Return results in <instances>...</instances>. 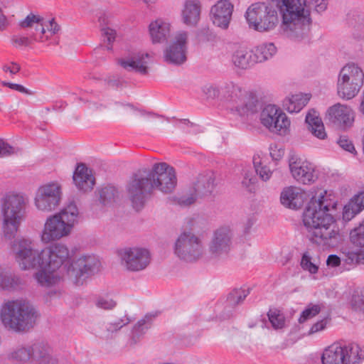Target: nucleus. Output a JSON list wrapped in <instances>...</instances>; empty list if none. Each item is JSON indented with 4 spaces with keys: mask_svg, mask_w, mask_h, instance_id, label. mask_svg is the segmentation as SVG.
I'll use <instances>...</instances> for the list:
<instances>
[{
    "mask_svg": "<svg viewBox=\"0 0 364 364\" xmlns=\"http://www.w3.org/2000/svg\"><path fill=\"white\" fill-rule=\"evenodd\" d=\"M188 33L176 32L164 50V59L168 64L181 65L187 60Z\"/></svg>",
    "mask_w": 364,
    "mask_h": 364,
    "instance_id": "nucleus-18",
    "label": "nucleus"
},
{
    "mask_svg": "<svg viewBox=\"0 0 364 364\" xmlns=\"http://www.w3.org/2000/svg\"><path fill=\"white\" fill-rule=\"evenodd\" d=\"M364 83V73L355 63H348L340 70L336 88L338 96L343 100H351L359 92Z\"/></svg>",
    "mask_w": 364,
    "mask_h": 364,
    "instance_id": "nucleus-7",
    "label": "nucleus"
},
{
    "mask_svg": "<svg viewBox=\"0 0 364 364\" xmlns=\"http://www.w3.org/2000/svg\"><path fill=\"white\" fill-rule=\"evenodd\" d=\"M16 262L22 270L40 267L42 269L41 251L36 250L30 239L17 238L11 245Z\"/></svg>",
    "mask_w": 364,
    "mask_h": 364,
    "instance_id": "nucleus-11",
    "label": "nucleus"
},
{
    "mask_svg": "<svg viewBox=\"0 0 364 364\" xmlns=\"http://www.w3.org/2000/svg\"><path fill=\"white\" fill-rule=\"evenodd\" d=\"M203 93L208 98H215L221 93V90H219L217 87L212 85H207L203 88Z\"/></svg>",
    "mask_w": 364,
    "mask_h": 364,
    "instance_id": "nucleus-57",
    "label": "nucleus"
},
{
    "mask_svg": "<svg viewBox=\"0 0 364 364\" xmlns=\"http://www.w3.org/2000/svg\"><path fill=\"white\" fill-rule=\"evenodd\" d=\"M360 211L357 206L354 205L353 203L350 200L343 209L342 218L346 222L351 220L355 215L360 213Z\"/></svg>",
    "mask_w": 364,
    "mask_h": 364,
    "instance_id": "nucleus-51",
    "label": "nucleus"
},
{
    "mask_svg": "<svg viewBox=\"0 0 364 364\" xmlns=\"http://www.w3.org/2000/svg\"><path fill=\"white\" fill-rule=\"evenodd\" d=\"M258 325L261 328L267 329V332L264 333L265 335L268 336H271V328L273 327V312L271 309L269 310L266 315L262 316V318L258 321Z\"/></svg>",
    "mask_w": 364,
    "mask_h": 364,
    "instance_id": "nucleus-50",
    "label": "nucleus"
},
{
    "mask_svg": "<svg viewBox=\"0 0 364 364\" xmlns=\"http://www.w3.org/2000/svg\"><path fill=\"white\" fill-rule=\"evenodd\" d=\"M286 325V318L278 311H274V329L283 328Z\"/></svg>",
    "mask_w": 364,
    "mask_h": 364,
    "instance_id": "nucleus-61",
    "label": "nucleus"
},
{
    "mask_svg": "<svg viewBox=\"0 0 364 364\" xmlns=\"http://www.w3.org/2000/svg\"><path fill=\"white\" fill-rule=\"evenodd\" d=\"M241 187L250 193H255L257 186V178L255 171L251 167H246L242 171Z\"/></svg>",
    "mask_w": 364,
    "mask_h": 364,
    "instance_id": "nucleus-38",
    "label": "nucleus"
},
{
    "mask_svg": "<svg viewBox=\"0 0 364 364\" xmlns=\"http://www.w3.org/2000/svg\"><path fill=\"white\" fill-rule=\"evenodd\" d=\"M55 215L60 216L61 220L73 230L74 225L77 223L79 211L76 204L74 202H70Z\"/></svg>",
    "mask_w": 364,
    "mask_h": 364,
    "instance_id": "nucleus-37",
    "label": "nucleus"
},
{
    "mask_svg": "<svg viewBox=\"0 0 364 364\" xmlns=\"http://www.w3.org/2000/svg\"><path fill=\"white\" fill-rule=\"evenodd\" d=\"M310 97L308 94H296L284 99L282 107L290 113L299 112L307 105Z\"/></svg>",
    "mask_w": 364,
    "mask_h": 364,
    "instance_id": "nucleus-35",
    "label": "nucleus"
},
{
    "mask_svg": "<svg viewBox=\"0 0 364 364\" xmlns=\"http://www.w3.org/2000/svg\"><path fill=\"white\" fill-rule=\"evenodd\" d=\"M71 232L70 226L60 216L54 214L46 219L41 234V240L43 243L48 244L68 236Z\"/></svg>",
    "mask_w": 364,
    "mask_h": 364,
    "instance_id": "nucleus-21",
    "label": "nucleus"
},
{
    "mask_svg": "<svg viewBox=\"0 0 364 364\" xmlns=\"http://www.w3.org/2000/svg\"><path fill=\"white\" fill-rule=\"evenodd\" d=\"M326 117L334 125L345 129L352 126L354 112L350 107L337 103L328 109Z\"/></svg>",
    "mask_w": 364,
    "mask_h": 364,
    "instance_id": "nucleus-22",
    "label": "nucleus"
},
{
    "mask_svg": "<svg viewBox=\"0 0 364 364\" xmlns=\"http://www.w3.org/2000/svg\"><path fill=\"white\" fill-rule=\"evenodd\" d=\"M321 310L320 304H309L308 306L301 312L299 318L300 323L306 322L307 320L314 318L318 315Z\"/></svg>",
    "mask_w": 364,
    "mask_h": 364,
    "instance_id": "nucleus-48",
    "label": "nucleus"
},
{
    "mask_svg": "<svg viewBox=\"0 0 364 364\" xmlns=\"http://www.w3.org/2000/svg\"><path fill=\"white\" fill-rule=\"evenodd\" d=\"M73 181L76 187L84 192L90 191L95 185V178L85 164H79L73 173Z\"/></svg>",
    "mask_w": 364,
    "mask_h": 364,
    "instance_id": "nucleus-28",
    "label": "nucleus"
},
{
    "mask_svg": "<svg viewBox=\"0 0 364 364\" xmlns=\"http://www.w3.org/2000/svg\"><path fill=\"white\" fill-rule=\"evenodd\" d=\"M201 3L199 0H186L181 9V19L184 24L197 25L200 18Z\"/></svg>",
    "mask_w": 364,
    "mask_h": 364,
    "instance_id": "nucleus-27",
    "label": "nucleus"
},
{
    "mask_svg": "<svg viewBox=\"0 0 364 364\" xmlns=\"http://www.w3.org/2000/svg\"><path fill=\"white\" fill-rule=\"evenodd\" d=\"M1 85L4 87H7L11 90H16L21 93H24L28 95H33V92L31 90L26 88L24 86L20 84L3 81L1 82Z\"/></svg>",
    "mask_w": 364,
    "mask_h": 364,
    "instance_id": "nucleus-55",
    "label": "nucleus"
},
{
    "mask_svg": "<svg viewBox=\"0 0 364 364\" xmlns=\"http://www.w3.org/2000/svg\"><path fill=\"white\" fill-rule=\"evenodd\" d=\"M345 262L347 264H358L360 259V255L355 252H348L345 255Z\"/></svg>",
    "mask_w": 364,
    "mask_h": 364,
    "instance_id": "nucleus-60",
    "label": "nucleus"
},
{
    "mask_svg": "<svg viewBox=\"0 0 364 364\" xmlns=\"http://www.w3.org/2000/svg\"><path fill=\"white\" fill-rule=\"evenodd\" d=\"M291 120L279 107H274V134L280 136L290 134Z\"/></svg>",
    "mask_w": 364,
    "mask_h": 364,
    "instance_id": "nucleus-34",
    "label": "nucleus"
},
{
    "mask_svg": "<svg viewBox=\"0 0 364 364\" xmlns=\"http://www.w3.org/2000/svg\"><path fill=\"white\" fill-rule=\"evenodd\" d=\"M364 360V347L355 343L341 345L334 343L323 352V364H356Z\"/></svg>",
    "mask_w": 364,
    "mask_h": 364,
    "instance_id": "nucleus-8",
    "label": "nucleus"
},
{
    "mask_svg": "<svg viewBox=\"0 0 364 364\" xmlns=\"http://www.w3.org/2000/svg\"><path fill=\"white\" fill-rule=\"evenodd\" d=\"M101 31L104 40H106L109 43H112L115 40L116 31L114 29L109 27H105L102 28Z\"/></svg>",
    "mask_w": 364,
    "mask_h": 364,
    "instance_id": "nucleus-58",
    "label": "nucleus"
},
{
    "mask_svg": "<svg viewBox=\"0 0 364 364\" xmlns=\"http://www.w3.org/2000/svg\"><path fill=\"white\" fill-rule=\"evenodd\" d=\"M282 22L281 32L292 39L303 38L311 23L307 0H274Z\"/></svg>",
    "mask_w": 364,
    "mask_h": 364,
    "instance_id": "nucleus-3",
    "label": "nucleus"
},
{
    "mask_svg": "<svg viewBox=\"0 0 364 364\" xmlns=\"http://www.w3.org/2000/svg\"><path fill=\"white\" fill-rule=\"evenodd\" d=\"M234 230L230 225H223L213 231L208 245L210 257L215 261L226 259L233 247Z\"/></svg>",
    "mask_w": 364,
    "mask_h": 364,
    "instance_id": "nucleus-14",
    "label": "nucleus"
},
{
    "mask_svg": "<svg viewBox=\"0 0 364 364\" xmlns=\"http://www.w3.org/2000/svg\"><path fill=\"white\" fill-rule=\"evenodd\" d=\"M21 284L18 277L10 271L0 268V289L11 291L17 289Z\"/></svg>",
    "mask_w": 364,
    "mask_h": 364,
    "instance_id": "nucleus-39",
    "label": "nucleus"
},
{
    "mask_svg": "<svg viewBox=\"0 0 364 364\" xmlns=\"http://www.w3.org/2000/svg\"><path fill=\"white\" fill-rule=\"evenodd\" d=\"M221 94L227 100L235 102L236 103L238 101H242V98L244 96V92L242 89L232 82L228 83L223 87L221 88Z\"/></svg>",
    "mask_w": 364,
    "mask_h": 364,
    "instance_id": "nucleus-41",
    "label": "nucleus"
},
{
    "mask_svg": "<svg viewBox=\"0 0 364 364\" xmlns=\"http://www.w3.org/2000/svg\"><path fill=\"white\" fill-rule=\"evenodd\" d=\"M252 50L239 48L236 50L232 57L233 64L240 69H248L256 64Z\"/></svg>",
    "mask_w": 364,
    "mask_h": 364,
    "instance_id": "nucleus-32",
    "label": "nucleus"
},
{
    "mask_svg": "<svg viewBox=\"0 0 364 364\" xmlns=\"http://www.w3.org/2000/svg\"><path fill=\"white\" fill-rule=\"evenodd\" d=\"M309 131L317 138L324 139L326 137L324 126L318 112L314 109L309 111L305 119Z\"/></svg>",
    "mask_w": 364,
    "mask_h": 364,
    "instance_id": "nucleus-33",
    "label": "nucleus"
},
{
    "mask_svg": "<svg viewBox=\"0 0 364 364\" xmlns=\"http://www.w3.org/2000/svg\"><path fill=\"white\" fill-rule=\"evenodd\" d=\"M336 205L331 195L324 191L311 198L303 213L302 221L311 240L323 247H334L341 241V235L334 225L335 220L328 213Z\"/></svg>",
    "mask_w": 364,
    "mask_h": 364,
    "instance_id": "nucleus-2",
    "label": "nucleus"
},
{
    "mask_svg": "<svg viewBox=\"0 0 364 364\" xmlns=\"http://www.w3.org/2000/svg\"><path fill=\"white\" fill-rule=\"evenodd\" d=\"M150 173V182L152 190L156 188L164 193H170L173 191L177 185V178L173 167L168 164H154Z\"/></svg>",
    "mask_w": 364,
    "mask_h": 364,
    "instance_id": "nucleus-17",
    "label": "nucleus"
},
{
    "mask_svg": "<svg viewBox=\"0 0 364 364\" xmlns=\"http://www.w3.org/2000/svg\"><path fill=\"white\" fill-rule=\"evenodd\" d=\"M173 253L180 260L195 262L205 255V246L202 239L191 232L181 233L173 246Z\"/></svg>",
    "mask_w": 364,
    "mask_h": 364,
    "instance_id": "nucleus-10",
    "label": "nucleus"
},
{
    "mask_svg": "<svg viewBox=\"0 0 364 364\" xmlns=\"http://www.w3.org/2000/svg\"><path fill=\"white\" fill-rule=\"evenodd\" d=\"M252 50L256 63H260L272 58L273 55V43H264Z\"/></svg>",
    "mask_w": 364,
    "mask_h": 364,
    "instance_id": "nucleus-40",
    "label": "nucleus"
},
{
    "mask_svg": "<svg viewBox=\"0 0 364 364\" xmlns=\"http://www.w3.org/2000/svg\"><path fill=\"white\" fill-rule=\"evenodd\" d=\"M171 33V24L166 21L158 18L149 25V34L154 44L167 41Z\"/></svg>",
    "mask_w": 364,
    "mask_h": 364,
    "instance_id": "nucleus-26",
    "label": "nucleus"
},
{
    "mask_svg": "<svg viewBox=\"0 0 364 364\" xmlns=\"http://www.w3.org/2000/svg\"><path fill=\"white\" fill-rule=\"evenodd\" d=\"M250 294L248 289H235L228 296V301L231 305H239L242 304Z\"/></svg>",
    "mask_w": 364,
    "mask_h": 364,
    "instance_id": "nucleus-47",
    "label": "nucleus"
},
{
    "mask_svg": "<svg viewBox=\"0 0 364 364\" xmlns=\"http://www.w3.org/2000/svg\"><path fill=\"white\" fill-rule=\"evenodd\" d=\"M326 264L329 267H336L340 265L341 259L336 255H331L328 257Z\"/></svg>",
    "mask_w": 364,
    "mask_h": 364,
    "instance_id": "nucleus-63",
    "label": "nucleus"
},
{
    "mask_svg": "<svg viewBox=\"0 0 364 364\" xmlns=\"http://www.w3.org/2000/svg\"><path fill=\"white\" fill-rule=\"evenodd\" d=\"M155 317V314H146L134 324L131 332L132 343L134 344L136 343L147 331L151 328Z\"/></svg>",
    "mask_w": 364,
    "mask_h": 364,
    "instance_id": "nucleus-31",
    "label": "nucleus"
},
{
    "mask_svg": "<svg viewBox=\"0 0 364 364\" xmlns=\"http://www.w3.org/2000/svg\"><path fill=\"white\" fill-rule=\"evenodd\" d=\"M235 112L240 116L259 112L261 124L272 131L273 125V100L270 91H262L255 97L250 95L242 101V105L235 107Z\"/></svg>",
    "mask_w": 364,
    "mask_h": 364,
    "instance_id": "nucleus-6",
    "label": "nucleus"
},
{
    "mask_svg": "<svg viewBox=\"0 0 364 364\" xmlns=\"http://www.w3.org/2000/svg\"><path fill=\"white\" fill-rule=\"evenodd\" d=\"M149 58V54L146 52H133L124 58L118 60V64L129 72H136L141 75L148 73V62L146 58Z\"/></svg>",
    "mask_w": 364,
    "mask_h": 364,
    "instance_id": "nucleus-24",
    "label": "nucleus"
},
{
    "mask_svg": "<svg viewBox=\"0 0 364 364\" xmlns=\"http://www.w3.org/2000/svg\"><path fill=\"white\" fill-rule=\"evenodd\" d=\"M132 319L125 315L122 318H116L105 323L97 333V336L102 340H110L114 338L115 333L119 331L123 326L131 322Z\"/></svg>",
    "mask_w": 364,
    "mask_h": 364,
    "instance_id": "nucleus-30",
    "label": "nucleus"
},
{
    "mask_svg": "<svg viewBox=\"0 0 364 364\" xmlns=\"http://www.w3.org/2000/svg\"><path fill=\"white\" fill-rule=\"evenodd\" d=\"M10 356L12 359L18 361H27L29 359L33 358L31 346H18L11 353Z\"/></svg>",
    "mask_w": 364,
    "mask_h": 364,
    "instance_id": "nucleus-43",
    "label": "nucleus"
},
{
    "mask_svg": "<svg viewBox=\"0 0 364 364\" xmlns=\"http://www.w3.org/2000/svg\"><path fill=\"white\" fill-rule=\"evenodd\" d=\"M338 145L344 150L352 153L355 154V149L352 141L349 140V139L346 136H341L338 140Z\"/></svg>",
    "mask_w": 364,
    "mask_h": 364,
    "instance_id": "nucleus-54",
    "label": "nucleus"
},
{
    "mask_svg": "<svg viewBox=\"0 0 364 364\" xmlns=\"http://www.w3.org/2000/svg\"><path fill=\"white\" fill-rule=\"evenodd\" d=\"M301 266L304 270L308 271L311 274L316 273L318 269V266L315 263V261L308 252L304 253L301 261Z\"/></svg>",
    "mask_w": 364,
    "mask_h": 364,
    "instance_id": "nucleus-49",
    "label": "nucleus"
},
{
    "mask_svg": "<svg viewBox=\"0 0 364 364\" xmlns=\"http://www.w3.org/2000/svg\"><path fill=\"white\" fill-rule=\"evenodd\" d=\"M253 164L255 174L259 175L262 181H267L271 178L272 172L270 168L265 164V161L262 159L257 161V159L254 157Z\"/></svg>",
    "mask_w": 364,
    "mask_h": 364,
    "instance_id": "nucleus-45",
    "label": "nucleus"
},
{
    "mask_svg": "<svg viewBox=\"0 0 364 364\" xmlns=\"http://www.w3.org/2000/svg\"><path fill=\"white\" fill-rule=\"evenodd\" d=\"M314 6V9L318 13L324 11L327 8L326 0H311Z\"/></svg>",
    "mask_w": 364,
    "mask_h": 364,
    "instance_id": "nucleus-62",
    "label": "nucleus"
},
{
    "mask_svg": "<svg viewBox=\"0 0 364 364\" xmlns=\"http://www.w3.org/2000/svg\"><path fill=\"white\" fill-rule=\"evenodd\" d=\"M63 187L58 181H50L40 186L35 193L34 205L39 211L50 213L61 203Z\"/></svg>",
    "mask_w": 364,
    "mask_h": 364,
    "instance_id": "nucleus-13",
    "label": "nucleus"
},
{
    "mask_svg": "<svg viewBox=\"0 0 364 364\" xmlns=\"http://www.w3.org/2000/svg\"><path fill=\"white\" fill-rule=\"evenodd\" d=\"M61 291L60 289H54L48 291L45 296L44 299L46 302H50L53 298L60 296Z\"/></svg>",
    "mask_w": 364,
    "mask_h": 364,
    "instance_id": "nucleus-64",
    "label": "nucleus"
},
{
    "mask_svg": "<svg viewBox=\"0 0 364 364\" xmlns=\"http://www.w3.org/2000/svg\"><path fill=\"white\" fill-rule=\"evenodd\" d=\"M215 176L212 171L199 174L192 188L178 198V203L181 206L193 204L198 198L210 197L215 188Z\"/></svg>",
    "mask_w": 364,
    "mask_h": 364,
    "instance_id": "nucleus-16",
    "label": "nucleus"
},
{
    "mask_svg": "<svg viewBox=\"0 0 364 364\" xmlns=\"http://www.w3.org/2000/svg\"><path fill=\"white\" fill-rule=\"evenodd\" d=\"M121 266L128 272H138L145 269L151 262L149 250L141 247H125L117 250Z\"/></svg>",
    "mask_w": 364,
    "mask_h": 364,
    "instance_id": "nucleus-15",
    "label": "nucleus"
},
{
    "mask_svg": "<svg viewBox=\"0 0 364 364\" xmlns=\"http://www.w3.org/2000/svg\"><path fill=\"white\" fill-rule=\"evenodd\" d=\"M288 163L291 175L297 182L311 184L316 180L314 165L301 159L295 152H290L288 156Z\"/></svg>",
    "mask_w": 364,
    "mask_h": 364,
    "instance_id": "nucleus-19",
    "label": "nucleus"
},
{
    "mask_svg": "<svg viewBox=\"0 0 364 364\" xmlns=\"http://www.w3.org/2000/svg\"><path fill=\"white\" fill-rule=\"evenodd\" d=\"M350 305L355 311H364V287H358L354 290Z\"/></svg>",
    "mask_w": 364,
    "mask_h": 364,
    "instance_id": "nucleus-46",
    "label": "nucleus"
},
{
    "mask_svg": "<svg viewBox=\"0 0 364 364\" xmlns=\"http://www.w3.org/2000/svg\"><path fill=\"white\" fill-rule=\"evenodd\" d=\"M350 200L361 212L364 209V191L354 196Z\"/></svg>",
    "mask_w": 364,
    "mask_h": 364,
    "instance_id": "nucleus-59",
    "label": "nucleus"
},
{
    "mask_svg": "<svg viewBox=\"0 0 364 364\" xmlns=\"http://www.w3.org/2000/svg\"><path fill=\"white\" fill-rule=\"evenodd\" d=\"M150 173L146 169H141L134 173L126 185V193L132 207L141 210L152 191Z\"/></svg>",
    "mask_w": 364,
    "mask_h": 364,
    "instance_id": "nucleus-9",
    "label": "nucleus"
},
{
    "mask_svg": "<svg viewBox=\"0 0 364 364\" xmlns=\"http://www.w3.org/2000/svg\"><path fill=\"white\" fill-rule=\"evenodd\" d=\"M273 0L257 2L247 9L245 18L249 27L258 32H267L273 28Z\"/></svg>",
    "mask_w": 364,
    "mask_h": 364,
    "instance_id": "nucleus-12",
    "label": "nucleus"
},
{
    "mask_svg": "<svg viewBox=\"0 0 364 364\" xmlns=\"http://www.w3.org/2000/svg\"><path fill=\"white\" fill-rule=\"evenodd\" d=\"M119 196L117 189L113 186H107L99 191L100 202L104 205H109L116 202Z\"/></svg>",
    "mask_w": 364,
    "mask_h": 364,
    "instance_id": "nucleus-42",
    "label": "nucleus"
},
{
    "mask_svg": "<svg viewBox=\"0 0 364 364\" xmlns=\"http://www.w3.org/2000/svg\"><path fill=\"white\" fill-rule=\"evenodd\" d=\"M309 196V194L301 188L290 186L282 191L280 201L284 206L297 210L304 205Z\"/></svg>",
    "mask_w": 364,
    "mask_h": 364,
    "instance_id": "nucleus-25",
    "label": "nucleus"
},
{
    "mask_svg": "<svg viewBox=\"0 0 364 364\" xmlns=\"http://www.w3.org/2000/svg\"><path fill=\"white\" fill-rule=\"evenodd\" d=\"M26 33H19L11 36L10 42L12 46L16 49L30 47L34 42H44L43 36H38V33L34 29H25Z\"/></svg>",
    "mask_w": 364,
    "mask_h": 364,
    "instance_id": "nucleus-29",
    "label": "nucleus"
},
{
    "mask_svg": "<svg viewBox=\"0 0 364 364\" xmlns=\"http://www.w3.org/2000/svg\"><path fill=\"white\" fill-rule=\"evenodd\" d=\"M18 26L21 29H34L36 33H38V36L44 37V42L50 38V36L45 35L46 31L52 36L57 34L60 30V26L54 18L46 21L41 16L33 13H30L21 20L18 23Z\"/></svg>",
    "mask_w": 364,
    "mask_h": 364,
    "instance_id": "nucleus-20",
    "label": "nucleus"
},
{
    "mask_svg": "<svg viewBox=\"0 0 364 364\" xmlns=\"http://www.w3.org/2000/svg\"><path fill=\"white\" fill-rule=\"evenodd\" d=\"M38 314L33 305L26 299L9 300L0 307V320L8 330L23 332L33 327Z\"/></svg>",
    "mask_w": 364,
    "mask_h": 364,
    "instance_id": "nucleus-4",
    "label": "nucleus"
},
{
    "mask_svg": "<svg viewBox=\"0 0 364 364\" xmlns=\"http://www.w3.org/2000/svg\"><path fill=\"white\" fill-rule=\"evenodd\" d=\"M68 247L63 243L53 244L41 250L42 269L33 275L43 287L58 284L66 272L77 285H81L97 269L100 262L92 255H82L71 262Z\"/></svg>",
    "mask_w": 364,
    "mask_h": 364,
    "instance_id": "nucleus-1",
    "label": "nucleus"
},
{
    "mask_svg": "<svg viewBox=\"0 0 364 364\" xmlns=\"http://www.w3.org/2000/svg\"><path fill=\"white\" fill-rule=\"evenodd\" d=\"M28 203V198L24 194L15 191L8 192L1 198L2 230L6 238L12 239L16 236L25 219Z\"/></svg>",
    "mask_w": 364,
    "mask_h": 364,
    "instance_id": "nucleus-5",
    "label": "nucleus"
},
{
    "mask_svg": "<svg viewBox=\"0 0 364 364\" xmlns=\"http://www.w3.org/2000/svg\"><path fill=\"white\" fill-rule=\"evenodd\" d=\"M33 359L39 361L40 364H54L50 355L51 349L48 343L38 341L31 346Z\"/></svg>",
    "mask_w": 364,
    "mask_h": 364,
    "instance_id": "nucleus-36",
    "label": "nucleus"
},
{
    "mask_svg": "<svg viewBox=\"0 0 364 364\" xmlns=\"http://www.w3.org/2000/svg\"><path fill=\"white\" fill-rule=\"evenodd\" d=\"M95 305L99 309L110 310L116 306L117 303L109 296H102L96 300Z\"/></svg>",
    "mask_w": 364,
    "mask_h": 364,
    "instance_id": "nucleus-52",
    "label": "nucleus"
},
{
    "mask_svg": "<svg viewBox=\"0 0 364 364\" xmlns=\"http://www.w3.org/2000/svg\"><path fill=\"white\" fill-rule=\"evenodd\" d=\"M328 321L326 318H323L321 321H317L316 323H314L311 327L310 328L308 335L311 336L314 333H319L322 331H323L327 326Z\"/></svg>",
    "mask_w": 364,
    "mask_h": 364,
    "instance_id": "nucleus-56",
    "label": "nucleus"
},
{
    "mask_svg": "<svg viewBox=\"0 0 364 364\" xmlns=\"http://www.w3.org/2000/svg\"><path fill=\"white\" fill-rule=\"evenodd\" d=\"M349 238L355 246L364 247V219L350 231Z\"/></svg>",
    "mask_w": 364,
    "mask_h": 364,
    "instance_id": "nucleus-44",
    "label": "nucleus"
},
{
    "mask_svg": "<svg viewBox=\"0 0 364 364\" xmlns=\"http://www.w3.org/2000/svg\"><path fill=\"white\" fill-rule=\"evenodd\" d=\"M234 6L230 0H219L210 9V19L213 23L222 28L229 27Z\"/></svg>",
    "mask_w": 364,
    "mask_h": 364,
    "instance_id": "nucleus-23",
    "label": "nucleus"
},
{
    "mask_svg": "<svg viewBox=\"0 0 364 364\" xmlns=\"http://www.w3.org/2000/svg\"><path fill=\"white\" fill-rule=\"evenodd\" d=\"M18 149L14 147L7 142L0 139V157H7L17 154Z\"/></svg>",
    "mask_w": 364,
    "mask_h": 364,
    "instance_id": "nucleus-53",
    "label": "nucleus"
}]
</instances>
